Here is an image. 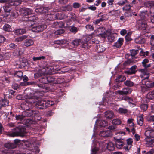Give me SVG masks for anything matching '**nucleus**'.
<instances>
[{"label":"nucleus","instance_id":"0e129e2a","mask_svg":"<svg viewBox=\"0 0 154 154\" xmlns=\"http://www.w3.org/2000/svg\"><path fill=\"white\" fill-rule=\"evenodd\" d=\"M98 150V149L96 147L92 149L91 154H97V153Z\"/></svg>","mask_w":154,"mask_h":154},{"label":"nucleus","instance_id":"5fc2aeb1","mask_svg":"<svg viewBox=\"0 0 154 154\" xmlns=\"http://www.w3.org/2000/svg\"><path fill=\"white\" fill-rule=\"evenodd\" d=\"M140 108L143 111H146L148 108V106L146 104H142L140 106Z\"/></svg>","mask_w":154,"mask_h":154},{"label":"nucleus","instance_id":"c756f323","mask_svg":"<svg viewBox=\"0 0 154 154\" xmlns=\"http://www.w3.org/2000/svg\"><path fill=\"white\" fill-rule=\"evenodd\" d=\"M23 76V73L20 71H17L15 72L14 74V76L16 78H18L19 79L18 80L21 79Z\"/></svg>","mask_w":154,"mask_h":154},{"label":"nucleus","instance_id":"cd10ccee","mask_svg":"<svg viewBox=\"0 0 154 154\" xmlns=\"http://www.w3.org/2000/svg\"><path fill=\"white\" fill-rule=\"evenodd\" d=\"M3 8L5 12L9 13L11 10L12 9L11 8L9 4L8 3L5 4L3 7Z\"/></svg>","mask_w":154,"mask_h":154},{"label":"nucleus","instance_id":"a18cd8bd","mask_svg":"<svg viewBox=\"0 0 154 154\" xmlns=\"http://www.w3.org/2000/svg\"><path fill=\"white\" fill-rule=\"evenodd\" d=\"M64 32V30L63 29L58 30L54 32L55 35H58L62 34Z\"/></svg>","mask_w":154,"mask_h":154},{"label":"nucleus","instance_id":"1a4fd4ad","mask_svg":"<svg viewBox=\"0 0 154 154\" xmlns=\"http://www.w3.org/2000/svg\"><path fill=\"white\" fill-rule=\"evenodd\" d=\"M64 18V17L63 16L61 17H60L59 14L58 15L57 14H48L46 15V17H45V18L48 20H53L55 19L59 18L60 19H61Z\"/></svg>","mask_w":154,"mask_h":154},{"label":"nucleus","instance_id":"052dcab7","mask_svg":"<svg viewBox=\"0 0 154 154\" xmlns=\"http://www.w3.org/2000/svg\"><path fill=\"white\" fill-rule=\"evenodd\" d=\"M108 39L109 41L112 42L114 40L115 38L112 35L110 34V35L108 36Z\"/></svg>","mask_w":154,"mask_h":154},{"label":"nucleus","instance_id":"72a5a7b5","mask_svg":"<svg viewBox=\"0 0 154 154\" xmlns=\"http://www.w3.org/2000/svg\"><path fill=\"white\" fill-rule=\"evenodd\" d=\"M8 101L6 99H2L0 101L1 105L2 106L5 107L8 106Z\"/></svg>","mask_w":154,"mask_h":154},{"label":"nucleus","instance_id":"37998d69","mask_svg":"<svg viewBox=\"0 0 154 154\" xmlns=\"http://www.w3.org/2000/svg\"><path fill=\"white\" fill-rule=\"evenodd\" d=\"M119 112L121 114H125L127 112L128 110L126 109L120 108L118 110Z\"/></svg>","mask_w":154,"mask_h":154},{"label":"nucleus","instance_id":"9d476101","mask_svg":"<svg viewBox=\"0 0 154 154\" xmlns=\"http://www.w3.org/2000/svg\"><path fill=\"white\" fill-rule=\"evenodd\" d=\"M99 135L101 137H108L112 136V134L110 130H105L100 131Z\"/></svg>","mask_w":154,"mask_h":154},{"label":"nucleus","instance_id":"c9c22d12","mask_svg":"<svg viewBox=\"0 0 154 154\" xmlns=\"http://www.w3.org/2000/svg\"><path fill=\"white\" fill-rule=\"evenodd\" d=\"M144 5L147 7H152L153 6H154V2L149 1L146 2L144 3Z\"/></svg>","mask_w":154,"mask_h":154},{"label":"nucleus","instance_id":"f03ea898","mask_svg":"<svg viewBox=\"0 0 154 154\" xmlns=\"http://www.w3.org/2000/svg\"><path fill=\"white\" fill-rule=\"evenodd\" d=\"M20 13L23 15L22 20L25 21L29 22L33 21L35 20V17H33V14H32V11L29 8H23L20 10Z\"/></svg>","mask_w":154,"mask_h":154},{"label":"nucleus","instance_id":"338daca9","mask_svg":"<svg viewBox=\"0 0 154 154\" xmlns=\"http://www.w3.org/2000/svg\"><path fill=\"white\" fill-rule=\"evenodd\" d=\"M27 37V36L26 35L23 36L19 38H17V40L18 41H21L23 39L26 38Z\"/></svg>","mask_w":154,"mask_h":154},{"label":"nucleus","instance_id":"f704fd0d","mask_svg":"<svg viewBox=\"0 0 154 154\" xmlns=\"http://www.w3.org/2000/svg\"><path fill=\"white\" fill-rule=\"evenodd\" d=\"M141 90V91L143 92H145L146 91H148L149 90V89L146 86L144 85V84H142L141 83L140 84Z\"/></svg>","mask_w":154,"mask_h":154},{"label":"nucleus","instance_id":"423d86ee","mask_svg":"<svg viewBox=\"0 0 154 154\" xmlns=\"http://www.w3.org/2000/svg\"><path fill=\"white\" fill-rule=\"evenodd\" d=\"M37 98V97L35 96H33L31 97H27V99H26L25 101L26 103H23L21 105V107L24 110H28L29 109L28 108V106L32 107V105L33 106H35V104L36 103L35 102L34 103L28 101V100H29V99H32V100H34V99H35Z\"/></svg>","mask_w":154,"mask_h":154},{"label":"nucleus","instance_id":"6e6552de","mask_svg":"<svg viewBox=\"0 0 154 154\" xmlns=\"http://www.w3.org/2000/svg\"><path fill=\"white\" fill-rule=\"evenodd\" d=\"M132 89L129 88H125L122 90H118L116 91V93L120 95H124L129 94L132 92Z\"/></svg>","mask_w":154,"mask_h":154},{"label":"nucleus","instance_id":"69168bd1","mask_svg":"<svg viewBox=\"0 0 154 154\" xmlns=\"http://www.w3.org/2000/svg\"><path fill=\"white\" fill-rule=\"evenodd\" d=\"M131 9V6L130 5H126L123 8V10L127 11H129Z\"/></svg>","mask_w":154,"mask_h":154},{"label":"nucleus","instance_id":"6e6d98bb","mask_svg":"<svg viewBox=\"0 0 154 154\" xmlns=\"http://www.w3.org/2000/svg\"><path fill=\"white\" fill-rule=\"evenodd\" d=\"M132 13L131 11H128L125 13L124 15L125 17H131L132 16Z\"/></svg>","mask_w":154,"mask_h":154},{"label":"nucleus","instance_id":"13d9d810","mask_svg":"<svg viewBox=\"0 0 154 154\" xmlns=\"http://www.w3.org/2000/svg\"><path fill=\"white\" fill-rule=\"evenodd\" d=\"M48 78H45V79L48 81V83H51L54 81V78L51 76L47 77Z\"/></svg>","mask_w":154,"mask_h":154},{"label":"nucleus","instance_id":"49530a36","mask_svg":"<svg viewBox=\"0 0 154 154\" xmlns=\"http://www.w3.org/2000/svg\"><path fill=\"white\" fill-rule=\"evenodd\" d=\"M85 27L88 30L93 31L94 29V27L93 26L90 24L87 25L85 26Z\"/></svg>","mask_w":154,"mask_h":154},{"label":"nucleus","instance_id":"de8ad7c7","mask_svg":"<svg viewBox=\"0 0 154 154\" xmlns=\"http://www.w3.org/2000/svg\"><path fill=\"white\" fill-rule=\"evenodd\" d=\"M122 100H128L129 101V102L130 103H131V102L132 101V99L128 97L127 96H125L123 97L121 99Z\"/></svg>","mask_w":154,"mask_h":154},{"label":"nucleus","instance_id":"e2e57ef3","mask_svg":"<svg viewBox=\"0 0 154 154\" xmlns=\"http://www.w3.org/2000/svg\"><path fill=\"white\" fill-rule=\"evenodd\" d=\"M13 88L15 90H17L19 88L20 86L17 84L14 83L12 85Z\"/></svg>","mask_w":154,"mask_h":154},{"label":"nucleus","instance_id":"c85d7f7f","mask_svg":"<svg viewBox=\"0 0 154 154\" xmlns=\"http://www.w3.org/2000/svg\"><path fill=\"white\" fill-rule=\"evenodd\" d=\"M96 50L98 53L103 52L105 50V48L102 45H98L96 47Z\"/></svg>","mask_w":154,"mask_h":154},{"label":"nucleus","instance_id":"aec40b11","mask_svg":"<svg viewBox=\"0 0 154 154\" xmlns=\"http://www.w3.org/2000/svg\"><path fill=\"white\" fill-rule=\"evenodd\" d=\"M72 8L70 5H67L66 6L61 7L60 10L58 11H71Z\"/></svg>","mask_w":154,"mask_h":154},{"label":"nucleus","instance_id":"8fccbe9b","mask_svg":"<svg viewBox=\"0 0 154 154\" xmlns=\"http://www.w3.org/2000/svg\"><path fill=\"white\" fill-rule=\"evenodd\" d=\"M133 61L130 60H128L125 61L124 63V65L125 66H127L128 65H131L133 63Z\"/></svg>","mask_w":154,"mask_h":154},{"label":"nucleus","instance_id":"473e14b6","mask_svg":"<svg viewBox=\"0 0 154 154\" xmlns=\"http://www.w3.org/2000/svg\"><path fill=\"white\" fill-rule=\"evenodd\" d=\"M107 148L110 151H113L115 149L114 144L112 142H109L107 145Z\"/></svg>","mask_w":154,"mask_h":154},{"label":"nucleus","instance_id":"0eeeda50","mask_svg":"<svg viewBox=\"0 0 154 154\" xmlns=\"http://www.w3.org/2000/svg\"><path fill=\"white\" fill-rule=\"evenodd\" d=\"M146 21L142 20H138L137 21V24L139 29L142 30H145L147 27Z\"/></svg>","mask_w":154,"mask_h":154},{"label":"nucleus","instance_id":"f3484780","mask_svg":"<svg viewBox=\"0 0 154 154\" xmlns=\"http://www.w3.org/2000/svg\"><path fill=\"white\" fill-rule=\"evenodd\" d=\"M140 16L141 18L140 20L147 21V17L148 16L147 11H145L141 12L140 14Z\"/></svg>","mask_w":154,"mask_h":154},{"label":"nucleus","instance_id":"b1692460","mask_svg":"<svg viewBox=\"0 0 154 154\" xmlns=\"http://www.w3.org/2000/svg\"><path fill=\"white\" fill-rule=\"evenodd\" d=\"M23 122L25 125L27 126H29L30 124H35L36 123L35 121L29 119H26L24 120Z\"/></svg>","mask_w":154,"mask_h":154},{"label":"nucleus","instance_id":"680f3d73","mask_svg":"<svg viewBox=\"0 0 154 154\" xmlns=\"http://www.w3.org/2000/svg\"><path fill=\"white\" fill-rule=\"evenodd\" d=\"M45 78H48L47 77H45L41 79L40 81L44 84H48V81L46 80Z\"/></svg>","mask_w":154,"mask_h":154},{"label":"nucleus","instance_id":"7c9ffc66","mask_svg":"<svg viewBox=\"0 0 154 154\" xmlns=\"http://www.w3.org/2000/svg\"><path fill=\"white\" fill-rule=\"evenodd\" d=\"M124 143L121 140H117L116 141V146L119 149L121 148L124 145Z\"/></svg>","mask_w":154,"mask_h":154},{"label":"nucleus","instance_id":"4468645a","mask_svg":"<svg viewBox=\"0 0 154 154\" xmlns=\"http://www.w3.org/2000/svg\"><path fill=\"white\" fill-rule=\"evenodd\" d=\"M141 73L140 75L141 77L143 78V79H147L149 77V73L145 69H142L140 70Z\"/></svg>","mask_w":154,"mask_h":154},{"label":"nucleus","instance_id":"dca6fc26","mask_svg":"<svg viewBox=\"0 0 154 154\" xmlns=\"http://www.w3.org/2000/svg\"><path fill=\"white\" fill-rule=\"evenodd\" d=\"M9 15L12 17L15 18L18 16V12L15 9H12L9 12ZM8 15H6L5 17H7Z\"/></svg>","mask_w":154,"mask_h":154},{"label":"nucleus","instance_id":"f257e3e1","mask_svg":"<svg viewBox=\"0 0 154 154\" xmlns=\"http://www.w3.org/2000/svg\"><path fill=\"white\" fill-rule=\"evenodd\" d=\"M28 100V101L34 103L36 102L35 106L38 107L40 109H43L45 107H47L53 105L54 103L53 101L49 100H47V101L41 100L40 98L37 97L35 99L32 100V99H30Z\"/></svg>","mask_w":154,"mask_h":154},{"label":"nucleus","instance_id":"c03bdc74","mask_svg":"<svg viewBox=\"0 0 154 154\" xmlns=\"http://www.w3.org/2000/svg\"><path fill=\"white\" fill-rule=\"evenodd\" d=\"M45 58V57L43 56L38 57H34L33 58V60L34 61H36L38 60H40L42 59H44Z\"/></svg>","mask_w":154,"mask_h":154},{"label":"nucleus","instance_id":"5701e85b","mask_svg":"<svg viewBox=\"0 0 154 154\" xmlns=\"http://www.w3.org/2000/svg\"><path fill=\"white\" fill-rule=\"evenodd\" d=\"M34 41L31 39H26L24 42V45L26 47L31 46L34 44Z\"/></svg>","mask_w":154,"mask_h":154},{"label":"nucleus","instance_id":"774afa93","mask_svg":"<svg viewBox=\"0 0 154 154\" xmlns=\"http://www.w3.org/2000/svg\"><path fill=\"white\" fill-rule=\"evenodd\" d=\"M73 7L75 8H78L80 6V4L78 3H74L73 4Z\"/></svg>","mask_w":154,"mask_h":154},{"label":"nucleus","instance_id":"9b49d317","mask_svg":"<svg viewBox=\"0 0 154 154\" xmlns=\"http://www.w3.org/2000/svg\"><path fill=\"white\" fill-rule=\"evenodd\" d=\"M49 10V8L47 7H44L40 6L39 7L37 8L35 10V12L38 13H43L47 12Z\"/></svg>","mask_w":154,"mask_h":154},{"label":"nucleus","instance_id":"7ed1b4c3","mask_svg":"<svg viewBox=\"0 0 154 154\" xmlns=\"http://www.w3.org/2000/svg\"><path fill=\"white\" fill-rule=\"evenodd\" d=\"M145 135L146 136L145 140L146 142L149 143L150 147L154 146V130L150 127L146 129Z\"/></svg>","mask_w":154,"mask_h":154},{"label":"nucleus","instance_id":"ddd939ff","mask_svg":"<svg viewBox=\"0 0 154 154\" xmlns=\"http://www.w3.org/2000/svg\"><path fill=\"white\" fill-rule=\"evenodd\" d=\"M137 67L136 66L134 65L128 70L125 71V73L128 74V75H131L134 74L136 72V69Z\"/></svg>","mask_w":154,"mask_h":154},{"label":"nucleus","instance_id":"39448f33","mask_svg":"<svg viewBox=\"0 0 154 154\" xmlns=\"http://www.w3.org/2000/svg\"><path fill=\"white\" fill-rule=\"evenodd\" d=\"M26 25H27L26 27L28 28H31L33 32H41L47 28V26L45 24L37 26H34L31 23V21L29 22Z\"/></svg>","mask_w":154,"mask_h":154},{"label":"nucleus","instance_id":"bb28decb","mask_svg":"<svg viewBox=\"0 0 154 154\" xmlns=\"http://www.w3.org/2000/svg\"><path fill=\"white\" fill-rule=\"evenodd\" d=\"M26 30L22 29H17L14 31V33L17 35H19L25 33Z\"/></svg>","mask_w":154,"mask_h":154},{"label":"nucleus","instance_id":"864d4df0","mask_svg":"<svg viewBox=\"0 0 154 154\" xmlns=\"http://www.w3.org/2000/svg\"><path fill=\"white\" fill-rule=\"evenodd\" d=\"M138 51L137 50H132L131 51V55L132 56H135L137 54Z\"/></svg>","mask_w":154,"mask_h":154},{"label":"nucleus","instance_id":"412c9836","mask_svg":"<svg viewBox=\"0 0 154 154\" xmlns=\"http://www.w3.org/2000/svg\"><path fill=\"white\" fill-rule=\"evenodd\" d=\"M146 79H143L141 81V83L144 84L149 89L151 88H152V82H151L148 81Z\"/></svg>","mask_w":154,"mask_h":154},{"label":"nucleus","instance_id":"3c124183","mask_svg":"<svg viewBox=\"0 0 154 154\" xmlns=\"http://www.w3.org/2000/svg\"><path fill=\"white\" fill-rule=\"evenodd\" d=\"M82 44V48H88V43L86 41L83 42L81 40V43Z\"/></svg>","mask_w":154,"mask_h":154},{"label":"nucleus","instance_id":"ea45409f","mask_svg":"<svg viewBox=\"0 0 154 154\" xmlns=\"http://www.w3.org/2000/svg\"><path fill=\"white\" fill-rule=\"evenodd\" d=\"M3 29L5 31L8 32L11 30L10 26L8 24H5L3 26Z\"/></svg>","mask_w":154,"mask_h":154},{"label":"nucleus","instance_id":"a19ab883","mask_svg":"<svg viewBox=\"0 0 154 154\" xmlns=\"http://www.w3.org/2000/svg\"><path fill=\"white\" fill-rule=\"evenodd\" d=\"M121 120L118 119H114L112 122L113 124L116 125H118L121 124Z\"/></svg>","mask_w":154,"mask_h":154},{"label":"nucleus","instance_id":"09e8293b","mask_svg":"<svg viewBox=\"0 0 154 154\" xmlns=\"http://www.w3.org/2000/svg\"><path fill=\"white\" fill-rule=\"evenodd\" d=\"M125 78L124 76L122 75H119L118 77L116 78V80L117 81L119 82H121L123 80H125Z\"/></svg>","mask_w":154,"mask_h":154},{"label":"nucleus","instance_id":"a211bd4d","mask_svg":"<svg viewBox=\"0 0 154 154\" xmlns=\"http://www.w3.org/2000/svg\"><path fill=\"white\" fill-rule=\"evenodd\" d=\"M96 124L97 123L100 127H105L107 125L108 123L107 121L103 120H97L96 122Z\"/></svg>","mask_w":154,"mask_h":154},{"label":"nucleus","instance_id":"a878e982","mask_svg":"<svg viewBox=\"0 0 154 154\" xmlns=\"http://www.w3.org/2000/svg\"><path fill=\"white\" fill-rule=\"evenodd\" d=\"M109 13L112 16H115L116 17H117L119 15V14L120 13V11L119 10H113L109 11Z\"/></svg>","mask_w":154,"mask_h":154},{"label":"nucleus","instance_id":"bf43d9fd","mask_svg":"<svg viewBox=\"0 0 154 154\" xmlns=\"http://www.w3.org/2000/svg\"><path fill=\"white\" fill-rule=\"evenodd\" d=\"M70 31L75 33L77 32L78 29L76 27L74 26H72L70 27Z\"/></svg>","mask_w":154,"mask_h":154},{"label":"nucleus","instance_id":"2eb2a0df","mask_svg":"<svg viewBox=\"0 0 154 154\" xmlns=\"http://www.w3.org/2000/svg\"><path fill=\"white\" fill-rule=\"evenodd\" d=\"M105 116L107 119H111L114 117V113L111 111H107L105 113Z\"/></svg>","mask_w":154,"mask_h":154},{"label":"nucleus","instance_id":"4c0bfd02","mask_svg":"<svg viewBox=\"0 0 154 154\" xmlns=\"http://www.w3.org/2000/svg\"><path fill=\"white\" fill-rule=\"evenodd\" d=\"M142 115L141 116H139L137 117V120L138 124L140 126H142L143 124V117Z\"/></svg>","mask_w":154,"mask_h":154},{"label":"nucleus","instance_id":"e433bc0d","mask_svg":"<svg viewBox=\"0 0 154 154\" xmlns=\"http://www.w3.org/2000/svg\"><path fill=\"white\" fill-rule=\"evenodd\" d=\"M124 84L126 86L131 87L134 85L133 82L130 80H127L124 82Z\"/></svg>","mask_w":154,"mask_h":154},{"label":"nucleus","instance_id":"20e7f679","mask_svg":"<svg viewBox=\"0 0 154 154\" xmlns=\"http://www.w3.org/2000/svg\"><path fill=\"white\" fill-rule=\"evenodd\" d=\"M25 133V128L21 126L16 127L12 130V132H9L7 135L10 137H14L16 136H23Z\"/></svg>","mask_w":154,"mask_h":154},{"label":"nucleus","instance_id":"4be33fe9","mask_svg":"<svg viewBox=\"0 0 154 154\" xmlns=\"http://www.w3.org/2000/svg\"><path fill=\"white\" fill-rule=\"evenodd\" d=\"M124 42L123 39L122 38H119L117 42L115 43L114 45V46L117 48H119L123 44Z\"/></svg>","mask_w":154,"mask_h":154},{"label":"nucleus","instance_id":"2f4dec72","mask_svg":"<svg viewBox=\"0 0 154 154\" xmlns=\"http://www.w3.org/2000/svg\"><path fill=\"white\" fill-rule=\"evenodd\" d=\"M136 43L138 44H142L144 43L145 42V39L142 37H138L135 39Z\"/></svg>","mask_w":154,"mask_h":154},{"label":"nucleus","instance_id":"79ce46f5","mask_svg":"<svg viewBox=\"0 0 154 154\" xmlns=\"http://www.w3.org/2000/svg\"><path fill=\"white\" fill-rule=\"evenodd\" d=\"M81 42V39L74 40L72 42V44L74 46H78Z\"/></svg>","mask_w":154,"mask_h":154},{"label":"nucleus","instance_id":"58836bf2","mask_svg":"<svg viewBox=\"0 0 154 154\" xmlns=\"http://www.w3.org/2000/svg\"><path fill=\"white\" fill-rule=\"evenodd\" d=\"M146 97L149 99H154V90L151 92L149 93L147 95Z\"/></svg>","mask_w":154,"mask_h":154},{"label":"nucleus","instance_id":"f8f14e48","mask_svg":"<svg viewBox=\"0 0 154 154\" xmlns=\"http://www.w3.org/2000/svg\"><path fill=\"white\" fill-rule=\"evenodd\" d=\"M106 30L103 28H100L98 29L97 31H96V33H100L98 35V36H101L103 38H105L106 36Z\"/></svg>","mask_w":154,"mask_h":154},{"label":"nucleus","instance_id":"603ef678","mask_svg":"<svg viewBox=\"0 0 154 154\" xmlns=\"http://www.w3.org/2000/svg\"><path fill=\"white\" fill-rule=\"evenodd\" d=\"M127 2V0H120L118 2V4L119 6H122L124 4L126 3Z\"/></svg>","mask_w":154,"mask_h":154},{"label":"nucleus","instance_id":"4d7b16f0","mask_svg":"<svg viewBox=\"0 0 154 154\" xmlns=\"http://www.w3.org/2000/svg\"><path fill=\"white\" fill-rule=\"evenodd\" d=\"M15 117L17 120L20 121L24 118V116L23 115H16Z\"/></svg>","mask_w":154,"mask_h":154},{"label":"nucleus","instance_id":"6ab92c4d","mask_svg":"<svg viewBox=\"0 0 154 154\" xmlns=\"http://www.w3.org/2000/svg\"><path fill=\"white\" fill-rule=\"evenodd\" d=\"M127 146H124L123 148L126 151L129 150L131 147L133 141L131 139H128L127 140Z\"/></svg>","mask_w":154,"mask_h":154},{"label":"nucleus","instance_id":"393cba45","mask_svg":"<svg viewBox=\"0 0 154 154\" xmlns=\"http://www.w3.org/2000/svg\"><path fill=\"white\" fill-rule=\"evenodd\" d=\"M4 146L6 148L9 149H11L16 148L17 146V145L16 143H5L4 145Z\"/></svg>","mask_w":154,"mask_h":154}]
</instances>
